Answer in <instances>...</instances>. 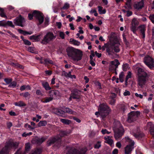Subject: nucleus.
Instances as JSON below:
<instances>
[{
	"label": "nucleus",
	"instance_id": "f257e3e1",
	"mask_svg": "<svg viewBox=\"0 0 154 154\" xmlns=\"http://www.w3.org/2000/svg\"><path fill=\"white\" fill-rule=\"evenodd\" d=\"M135 71L137 75V85L141 88L143 87L149 78V75L144 70L140 67H137L135 69Z\"/></svg>",
	"mask_w": 154,
	"mask_h": 154
},
{
	"label": "nucleus",
	"instance_id": "f03ea898",
	"mask_svg": "<svg viewBox=\"0 0 154 154\" xmlns=\"http://www.w3.org/2000/svg\"><path fill=\"white\" fill-rule=\"evenodd\" d=\"M66 51L68 56L73 60L78 61L82 59L83 54L80 50L71 47L67 48Z\"/></svg>",
	"mask_w": 154,
	"mask_h": 154
},
{
	"label": "nucleus",
	"instance_id": "7ed1b4c3",
	"mask_svg": "<svg viewBox=\"0 0 154 154\" xmlns=\"http://www.w3.org/2000/svg\"><path fill=\"white\" fill-rule=\"evenodd\" d=\"M98 110L101 112V118L105 120L106 117L108 116L111 111L110 108L106 103H100L98 108Z\"/></svg>",
	"mask_w": 154,
	"mask_h": 154
},
{
	"label": "nucleus",
	"instance_id": "20e7f679",
	"mask_svg": "<svg viewBox=\"0 0 154 154\" xmlns=\"http://www.w3.org/2000/svg\"><path fill=\"white\" fill-rule=\"evenodd\" d=\"M33 17L38 20L40 24H41L43 23L44 20V15L40 11L34 10L32 14L29 13L28 14V17L30 20H32Z\"/></svg>",
	"mask_w": 154,
	"mask_h": 154
},
{
	"label": "nucleus",
	"instance_id": "39448f33",
	"mask_svg": "<svg viewBox=\"0 0 154 154\" xmlns=\"http://www.w3.org/2000/svg\"><path fill=\"white\" fill-rule=\"evenodd\" d=\"M124 140L125 142L129 143V144L125 148V154H131L132 149L134 148V142L128 137H125Z\"/></svg>",
	"mask_w": 154,
	"mask_h": 154
},
{
	"label": "nucleus",
	"instance_id": "423d86ee",
	"mask_svg": "<svg viewBox=\"0 0 154 154\" xmlns=\"http://www.w3.org/2000/svg\"><path fill=\"white\" fill-rule=\"evenodd\" d=\"M47 145L48 146L53 145L54 148H58L62 145L61 139H57L55 137L50 139L47 142Z\"/></svg>",
	"mask_w": 154,
	"mask_h": 154
},
{
	"label": "nucleus",
	"instance_id": "0eeeda50",
	"mask_svg": "<svg viewBox=\"0 0 154 154\" xmlns=\"http://www.w3.org/2000/svg\"><path fill=\"white\" fill-rule=\"evenodd\" d=\"M56 38L53 33L51 32L47 33L45 35L41 42V43L43 44L47 45L50 41H52Z\"/></svg>",
	"mask_w": 154,
	"mask_h": 154
},
{
	"label": "nucleus",
	"instance_id": "6e6552de",
	"mask_svg": "<svg viewBox=\"0 0 154 154\" xmlns=\"http://www.w3.org/2000/svg\"><path fill=\"white\" fill-rule=\"evenodd\" d=\"M64 111L59 109H56L54 110V113L57 115L64 117L65 116V112L70 114H73L74 112L72 109L68 108L66 107L65 108Z\"/></svg>",
	"mask_w": 154,
	"mask_h": 154
},
{
	"label": "nucleus",
	"instance_id": "1a4fd4ad",
	"mask_svg": "<svg viewBox=\"0 0 154 154\" xmlns=\"http://www.w3.org/2000/svg\"><path fill=\"white\" fill-rule=\"evenodd\" d=\"M66 148L68 150L66 154H85L86 152L83 149L79 151L73 147L67 146Z\"/></svg>",
	"mask_w": 154,
	"mask_h": 154
},
{
	"label": "nucleus",
	"instance_id": "9d476101",
	"mask_svg": "<svg viewBox=\"0 0 154 154\" xmlns=\"http://www.w3.org/2000/svg\"><path fill=\"white\" fill-rule=\"evenodd\" d=\"M140 112L138 111H132L130 112L128 115V122L131 123L135 121L137 117L140 115Z\"/></svg>",
	"mask_w": 154,
	"mask_h": 154
},
{
	"label": "nucleus",
	"instance_id": "9b49d317",
	"mask_svg": "<svg viewBox=\"0 0 154 154\" xmlns=\"http://www.w3.org/2000/svg\"><path fill=\"white\" fill-rule=\"evenodd\" d=\"M18 146V144L17 142L9 140L6 142L4 147L9 152V151L11 149L17 148Z\"/></svg>",
	"mask_w": 154,
	"mask_h": 154
},
{
	"label": "nucleus",
	"instance_id": "f8f14e48",
	"mask_svg": "<svg viewBox=\"0 0 154 154\" xmlns=\"http://www.w3.org/2000/svg\"><path fill=\"white\" fill-rule=\"evenodd\" d=\"M120 64V63L117 59H115L113 61H111L109 65V71L111 72H113L114 71H116L117 70L118 66Z\"/></svg>",
	"mask_w": 154,
	"mask_h": 154
},
{
	"label": "nucleus",
	"instance_id": "ddd939ff",
	"mask_svg": "<svg viewBox=\"0 0 154 154\" xmlns=\"http://www.w3.org/2000/svg\"><path fill=\"white\" fill-rule=\"evenodd\" d=\"M143 62L150 69H152L154 67L153 59L150 56H148L145 57Z\"/></svg>",
	"mask_w": 154,
	"mask_h": 154
},
{
	"label": "nucleus",
	"instance_id": "4468645a",
	"mask_svg": "<svg viewBox=\"0 0 154 154\" xmlns=\"http://www.w3.org/2000/svg\"><path fill=\"white\" fill-rule=\"evenodd\" d=\"M14 21L16 25L22 27L24 26V23L25 22V20L24 18L21 15L17 17L14 20Z\"/></svg>",
	"mask_w": 154,
	"mask_h": 154
},
{
	"label": "nucleus",
	"instance_id": "2eb2a0df",
	"mask_svg": "<svg viewBox=\"0 0 154 154\" xmlns=\"http://www.w3.org/2000/svg\"><path fill=\"white\" fill-rule=\"evenodd\" d=\"M125 131L122 127L117 128L114 131V137L116 140L121 138L124 134Z\"/></svg>",
	"mask_w": 154,
	"mask_h": 154
},
{
	"label": "nucleus",
	"instance_id": "dca6fc26",
	"mask_svg": "<svg viewBox=\"0 0 154 154\" xmlns=\"http://www.w3.org/2000/svg\"><path fill=\"white\" fill-rule=\"evenodd\" d=\"M117 108L121 112L124 114L128 111L129 106L125 103H123L118 105Z\"/></svg>",
	"mask_w": 154,
	"mask_h": 154
},
{
	"label": "nucleus",
	"instance_id": "f3484780",
	"mask_svg": "<svg viewBox=\"0 0 154 154\" xmlns=\"http://www.w3.org/2000/svg\"><path fill=\"white\" fill-rule=\"evenodd\" d=\"M81 91L75 88L71 91V94L73 97L74 99H79L80 98Z\"/></svg>",
	"mask_w": 154,
	"mask_h": 154
},
{
	"label": "nucleus",
	"instance_id": "a211bd4d",
	"mask_svg": "<svg viewBox=\"0 0 154 154\" xmlns=\"http://www.w3.org/2000/svg\"><path fill=\"white\" fill-rule=\"evenodd\" d=\"M139 29L140 37L144 39L145 37L146 27L143 25H141L139 26Z\"/></svg>",
	"mask_w": 154,
	"mask_h": 154
},
{
	"label": "nucleus",
	"instance_id": "6ab92c4d",
	"mask_svg": "<svg viewBox=\"0 0 154 154\" xmlns=\"http://www.w3.org/2000/svg\"><path fill=\"white\" fill-rule=\"evenodd\" d=\"M132 134L136 138L138 139L142 138L144 136L143 133L138 129L136 132H133Z\"/></svg>",
	"mask_w": 154,
	"mask_h": 154
},
{
	"label": "nucleus",
	"instance_id": "aec40b11",
	"mask_svg": "<svg viewBox=\"0 0 154 154\" xmlns=\"http://www.w3.org/2000/svg\"><path fill=\"white\" fill-rule=\"evenodd\" d=\"M113 49L112 46H107L106 48V51L109 55H113L114 54L113 51Z\"/></svg>",
	"mask_w": 154,
	"mask_h": 154
},
{
	"label": "nucleus",
	"instance_id": "412c9836",
	"mask_svg": "<svg viewBox=\"0 0 154 154\" xmlns=\"http://www.w3.org/2000/svg\"><path fill=\"white\" fill-rule=\"evenodd\" d=\"M41 35H33L30 36L29 39L31 40H34L35 42H38L40 40Z\"/></svg>",
	"mask_w": 154,
	"mask_h": 154
},
{
	"label": "nucleus",
	"instance_id": "4be33fe9",
	"mask_svg": "<svg viewBox=\"0 0 154 154\" xmlns=\"http://www.w3.org/2000/svg\"><path fill=\"white\" fill-rule=\"evenodd\" d=\"M46 139L45 138L43 137L41 138H38L35 140V143L38 145H40L45 141Z\"/></svg>",
	"mask_w": 154,
	"mask_h": 154
},
{
	"label": "nucleus",
	"instance_id": "5701e85b",
	"mask_svg": "<svg viewBox=\"0 0 154 154\" xmlns=\"http://www.w3.org/2000/svg\"><path fill=\"white\" fill-rule=\"evenodd\" d=\"M143 6V3L142 2H139L134 5V8L137 10L141 9Z\"/></svg>",
	"mask_w": 154,
	"mask_h": 154
},
{
	"label": "nucleus",
	"instance_id": "b1692460",
	"mask_svg": "<svg viewBox=\"0 0 154 154\" xmlns=\"http://www.w3.org/2000/svg\"><path fill=\"white\" fill-rule=\"evenodd\" d=\"M43 87L46 91L51 89V88L49 84L47 82H43L42 83Z\"/></svg>",
	"mask_w": 154,
	"mask_h": 154
},
{
	"label": "nucleus",
	"instance_id": "393cba45",
	"mask_svg": "<svg viewBox=\"0 0 154 154\" xmlns=\"http://www.w3.org/2000/svg\"><path fill=\"white\" fill-rule=\"evenodd\" d=\"M120 44H118L114 45L112 46L114 52L119 53L120 51V49L119 48Z\"/></svg>",
	"mask_w": 154,
	"mask_h": 154
},
{
	"label": "nucleus",
	"instance_id": "a878e982",
	"mask_svg": "<svg viewBox=\"0 0 154 154\" xmlns=\"http://www.w3.org/2000/svg\"><path fill=\"white\" fill-rule=\"evenodd\" d=\"M18 31L21 34H22L25 35H31L32 33V32H28L27 31L23 30L20 29H18Z\"/></svg>",
	"mask_w": 154,
	"mask_h": 154
},
{
	"label": "nucleus",
	"instance_id": "bb28decb",
	"mask_svg": "<svg viewBox=\"0 0 154 154\" xmlns=\"http://www.w3.org/2000/svg\"><path fill=\"white\" fill-rule=\"evenodd\" d=\"M15 106L19 107L25 106H26V104L23 101H20L14 103Z\"/></svg>",
	"mask_w": 154,
	"mask_h": 154
},
{
	"label": "nucleus",
	"instance_id": "cd10ccee",
	"mask_svg": "<svg viewBox=\"0 0 154 154\" xmlns=\"http://www.w3.org/2000/svg\"><path fill=\"white\" fill-rule=\"evenodd\" d=\"M53 99V98L52 97H46L43 100H42L41 102L44 103H47L52 101Z\"/></svg>",
	"mask_w": 154,
	"mask_h": 154
},
{
	"label": "nucleus",
	"instance_id": "c85d7f7f",
	"mask_svg": "<svg viewBox=\"0 0 154 154\" xmlns=\"http://www.w3.org/2000/svg\"><path fill=\"white\" fill-rule=\"evenodd\" d=\"M60 121L64 124L69 125L71 123V121L69 120L61 119Z\"/></svg>",
	"mask_w": 154,
	"mask_h": 154
},
{
	"label": "nucleus",
	"instance_id": "c756f323",
	"mask_svg": "<svg viewBox=\"0 0 154 154\" xmlns=\"http://www.w3.org/2000/svg\"><path fill=\"white\" fill-rule=\"evenodd\" d=\"M132 74L131 72H128V75H127L125 80V85L126 86H127L128 85V79L129 78H131V75Z\"/></svg>",
	"mask_w": 154,
	"mask_h": 154
},
{
	"label": "nucleus",
	"instance_id": "7c9ffc66",
	"mask_svg": "<svg viewBox=\"0 0 154 154\" xmlns=\"http://www.w3.org/2000/svg\"><path fill=\"white\" fill-rule=\"evenodd\" d=\"M42 149L40 148H37L35 151L29 154H41L42 152Z\"/></svg>",
	"mask_w": 154,
	"mask_h": 154
},
{
	"label": "nucleus",
	"instance_id": "2f4dec72",
	"mask_svg": "<svg viewBox=\"0 0 154 154\" xmlns=\"http://www.w3.org/2000/svg\"><path fill=\"white\" fill-rule=\"evenodd\" d=\"M47 124V122L46 121H41L38 123L37 125L38 127L45 126Z\"/></svg>",
	"mask_w": 154,
	"mask_h": 154
},
{
	"label": "nucleus",
	"instance_id": "473e14b6",
	"mask_svg": "<svg viewBox=\"0 0 154 154\" xmlns=\"http://www.w3.org/2000/svg\"><path fill=\"white\" fill-rule=\"evenodd\" d=\"M98 11L100 14H104L106 13V11L105 9L103 10V8L101 6H98Z\"/></svg>",
	"mask_w": 154,
	"mask_h": 154
},
{
	"label": "nucleus",
	"instance_id": "72a5a7b5",
	"mask_svg": "<svg viewBox=\"0 0 154 154\" xmlns=\"http://www.w3.org/2000/svg\"><path fill=\"white\" fill-rule=\"evenodd\" d=\"M12 66L15 67L16 68H17L21 69H23L24 68V67L23 66L18 63H12Z\"/></svg>",
	"mask_w": 154,
	"mask_h": 154
},
{
	"label": "nucleus",
	"instance_id": "f704fd0d",
	"mask_svg": "<svg viewBox=\"0 0 154 154\" xmlns=\"http://www.w3.org/2000/svg\"><path fill=\"white\" fill-rule=\"evenodd\" d=\"M44 61L45 62V65H48V64H53L54 62L51 60H50L48 58H45L44 59Z\"/></svg>",
	"mask_w": 154,
	"mask_h": 154
},
{
	"label": "nucleus",
	"instance_id": "c9c22d12",
	"mask_svg": "<svg viewBox=\"0 0 154 154\" xmlns=\"http://www.w3.org/2000/svg\"><path fill=\"white\" fill-rule=\"evenodd\" d=\"M17 85V82L16 81H12L9 85L8 87L9 88H12L16 87Z\"/></svg>",
	"mask_w": 154,
	"mask_h": 154
},
{
	"label": "nucleus",
	"instance_id": "e433bc0d",
	"mask_svg": "<svg viewBox=\"0 0 154 154\" xmlns=\"http://www.w3.org/2000/svg\"><path fill=\"white\" fill-rule=\"evenodd\" d=\"M124 7L126 9L128 10L132 9V7L131 4V2H127L125 4V5L124 6Z\"/></svg>",
	"mask_w": 154,
	"mask_h": 154
},
{
	"label": "nucleus",
	"instance_id": "4c0bfd02",
	"mask_svg": "<svg viewBox=\"0 0 154 154\" xmlns=\"http://www.w3.org/2000/svg\"><path fill=\"white\" fill-rule=\"evenodd\" d=\"M122 68L123 70L124 71H126L128 70L129 68V64L127 63L123 64L122 65Z\"/></svg>",
	"mask_w": 154,
	"mask_h": 154
},
{
	"label": "nucleus",
	"instance_id": "58836bf2",
	"mask_svg": "<svg viewBox=\"0 0 154 154\" xmlns=\"http://www.w3.org/2000/svg\"><path fill=\"white\" fill-rule=\"evenodd\" d=\"M7 32L11 36L15 39H17V40H19V37L15 35L14 34H13L9 30H8L7 31Z\"/></svg>",
	"mask_w": 154,
	"mask_h": 154
},
{
	"label": "nucleus",
	"instance_id": "ea45409f",
	"mask_svg": "<svg viewBox=\"0 0 154 154\" xmlns=\"http://www.w3.org/2000/svg\"><path fill=\"white\" fill-rule=\"evenodd\" d=\"M9 152L4 147L0 151V154H8Z\"/></svg>",
	"mask_w": 154,
	"mask_h": 154
},
{
	"label": "nucleus",
	"instance_id": "a19ab883",
	"mask_svg": "<svg viewBox=\"0 0 154 154\" xmlns=\"http://www.w3.org/2000/svg\"><path fill=\"white\" fill-rule=\"evenodd\" d=\"M131 30L134 33H135L137 30V26H135L134 24H131Z\"/></svg>",
	"mask_w": 154,
	"mask_h": 154
},
{
	"label": "nucleus",
	"instance_id": "79ce46f5",
	"mask_svg": "<svg viewBox=\"0 0 154 154\" xmlns=\"http://www.w3.org/2000/svg\"><path fill=\"white\" fill-rule=\"evenodd\" d=\"M70 42H71L74 45L79 46L80 44V42L74 39H70Z\"/></svg>",
	"mask_w": 154,
	"mask_h": 154
},
{
	"label": "nucleus",
	"instance_id": "37998d69",
	"mask_svg": "<svg viewBox=\"0 0 154 154\" xmlns=\"http://www.w3.org/2000/svg\"><path fill=\"white\" fill-rule=\"evenodd\" d=\"M104 139L107 141V143L110 145H112V144L113 143V141L111 139L109 138L108 139H107V138L106 137H105Z\"/></svg>",
	"mask_w": 154,
	"mask_h": 154
},
{
	"label": "nucleus",
	"instance_id": "c03bdc74",
	"mask_svg": "<svg viewBox=\"0 0 154 154\" xmlns=\"http://www.w3.org/2000/svg\"><path fill=\"white\" fill-rule=\"evenodd\" d=\"M4 81L7 84L10 85L12 81V78H6L4 79Z\"/></svg>",
	"mask_w": 154,
	"mask_h": 154
},
{
	"label": "nucleus",
	"instance_id": "a18cd8bd",
	"mask_svg": "<svg viewBox=\"0 0 154 154\" xmlns=\"http://www.w3.org/2000/svg\"><path fill=\"white\" fill-rule=\"evenodd\" d=\"M0 11H1V13L0 14V16L3 17H6V16L5 15V14L4 12V10L2 8L0 7Z\"/></svg>",
	"mask_w": 154,
	"mask_h": 154
},
{
	"label": "nucleus",
	"instance_id": "49530a36",
	"mask_svg": "<svg viewBox=\"0 0 154 154\" xmlns=\"http://www.w3.org/2000/svg\"><path fill=\"white\" fill-rule=\"evenodd\" d=\"M101 146V142L100 141H98L97 143L94 145V148L96 149H98Z\"/></svg>",
	"mask_w": 154,
	"mask_h": 154
},
{
	"label": "nucleus",
	"instance_id": "de8ad7c7",
	"mask_svg": "<svg viewBox=\"0 0 154 154\" xmlns=\"http://www.w3.org/2000/svg\"><path fill=\"white\" fill-rule=\"evenodd\" d=\"M60 134L62 136H67L69 134V132L65 131H61Z\"/></svg>",
	"mask_w": 154,
	"mask_h": 154
},
{
	"label": "nucleus",
	"instance_id": "09e8293b",
	"mask_svg": "<svg viewBox=\"0 0 154 154\" xmlns=\"http://www.w3.org/2000/svg\"><path fill=\"white\" fill-rule=\"evenodd\" d=\"M6 26L8 25L13 28L15 27L14 25L13 24V23L11 21H8L6 22Z\"/></svg>",
	"mask_w": 154,
	"mask_h": 154
},
{
	"label": "nucleus",
	"instance_id": "8fccbe9b",
	"mask_svg": "<svg viewBox=\"0 0 154 154\" xmlns=\"http://www.w3.org/2000/svg\"><path fill=\"white\" fill-rule=\"evenodd\" d=\"M24 127L26 128H29L31 130H33L35 129V127L31 126L28 123L24 125Z\"/></svg>",
	"mask_w": 154,
	"mask_h": 154
},
{
	"label": "nucleus",
	"instance_id": "3c124183",
	"mask_svg": "<svg viewBox=\"0 0 154 154\" xmlns=\"http://www.w3.org/2000/svg\"><path fill=\"white\" fill-rule=\"evenodd\" d=\"M71 119H73V120L77 122L78 123H80L81 122V120L78 118L77 117L75 116H72L70 118Z\"/></svg>",
	"mask_w": 154,
	"mask_h": 154
},
{
	"label": "nucleus",
	"instance_id": "603ef678",
	"mask_svg": "<svg viewBox=\"0 0 154 154\" xmlns=\"http://www.w3.org/2000/svg\"><path fill=\"white\" fill-rule=\"evenodd\" d=\"M149 18L152 22L154 24V14H150Z\"/></svg>",
	"mask_w": 154,
	"mask_h": 154
},
{
	"label": "nucleus",
	"instance_id": "864d4df0",
	"mask_svg": "<svg viewBox=\"0 0 154 154\" xmlns=\"http://www.w3.org/2000/svg\"><path fill=\"white\" fill-rule=\"evenodd\" d=\"M116 103V100L115 99L111 98L109 101V103L111 105H114Z\"/></svg>",
	"mask_w": 154,
	"mask_h": 154
},
{
	"label": "nucleus",
	"instance_id": "5fc2aeb1",
	"mask_svg": "<svg viewBox=\"0 0 154 154\" xmlns=\"http://www.w3.org/2000/svg\"><path fill=\"white\" fill-rule=\"evenodd\" d=\"M101 132H102V134H109L110 133V132L108 131L106 129H102L101 131Z\"/></svg>",
	"mask_w": 154,
	"mask_h": 154
},
{
	"label": "nucleus",
	"instance_id": "6e6d98bb",
	"mask_svg": "<svg viewBox=\"0 0 154 154\" xmlns=\"http://www.w3.org/2000/svg\"><path fill=\"white\" fill-rule=\"evenodd\" d=\"M69 7V4L68 3H66L64 4L62 8L63 9H67Z\"/></svg>",
	"mask_w": 154,
	"mask_h": 154
},
{
	"label": "nucleus",
	"instance_id": "4d7b16f0",
	"mask_svg": "<svg viewBox=\"0 0 154 154\" xmlns=\"http://www.w3.org/2000/svg\"><path fill=\"white\" fill-rule=\"evenodd\" d=\"M25 149L26 151H28L30 150V147L29 143H28L26 144Z\"/></svg>",
	"mask_w": 154,
	"mask_h": 154
},
{
	"label": "nucleus",
	"instance_id": "13d9d810",
	"mask_svg": "<svg viewBox=\"0 0 154 154\" xmlns=\"http://www.w3.org/2000/svg\"><path fill=\"white\" fill-rule=\"evenodd\" d=\"M6 22H4L3 20L0 21V26L6 27Z\"/></svg>",
	"mask_w": 154,
	"mask_h": 154
},
{
	"label": "nucleus",
	"instance_id": "bf43d9fd",
	"mask_svg": "<svg viewBox=\"0 0 154 154\" xmlns=\"http://www.w3.org/2000/svg\"><path fill=\"white\" fill-rule=\"evenodd\" d=\"M133 12L129 10L127 11H126V16L127 17H129L132 15Z\"/></svg>",
	"mask_w": 154,
	"mask_h": 154
},
{
	"label": "nucleus",
	"instance_id": "052dcab7",
	"mask_svg": "<svg viewBox=\"0 0 154 154\" xmlns=\"http://www.w3.org/2000/svg\"><path fill=\"white\" fill-rule=\"evenodd\" d=\"M28 51L32 53H34V48L33 47H29L28 49Z\"/></svg>",
	"mask_w": 154,
	"mask_h": 154
},
{
	"label": "nucleus",
	"instance_id": "680f3d73",
	"mask_svg": "<svg viewBox=\"0 0 154 154\" xmlns=\"http://www.w3.org/2000/svg\"><path fill=\"white\" fill-rule=\"evenodd\" d=\"M30 94L28 92H26L24 93V97L25 98H28V99L30 98Z\"/></svg>",
	"mask_w": 154,
	"mask_h": 154
},
{
	"label": "nucleus",
	"instance_id": "e2e57ef3",
	"mask_svg": "<svg viewBox=\"0 0 154 154\" xmlns=\"http://www.w3.org/2000/svg\"><path fill=\"white\" fill-rule=\"evenodd\" d=\"M65 34L64 33L62 32H60L59 33V36L62 39H64L65 38Z\"/></svg>",
	"mask_w": 154,
	"mask_h": 154
},
{
	"label": "nucleus",
	"instance_id": "0e129e2a",
	"mask_svg": "<svg viewBox=\"0 0 154 154\" xmlns=\"http://www.w3.org/2000/svg\"><path fill=\"white\" fill-rule=\"evenodd\" d=\"M25 45H31V42L29 41L26 39L24 40V41L23 42Z\"/></svg>",
	"mask_w": 154,
	"mask_h": 154
},
{
	"label": "nucleus",
	"instance_id": "69168bd1",
	"mask_svg": "<svg viewBox=\"0 0 154 154\" xmlns=\"http://www.w3.org/2000/svg\"><path fill=\"white\" fill-rule=\"evenodd\" d=\"M9 114L11 116H15L17 115L15 112H13L12 111H10L9 112Z\"/></svg>",
	"mask_w": 154,
	"mask_h": 154
},
{
	"label": "nucleus",
	"instance_id": "338daca9",
	"mask_svg": "<svg viewBox=\"0 0 154 154\" xmlns=\"http://www.w3.org/2000/svg\"><path fill=\"white\" fill-rule=\"evenodd\" d=\"M49 94H52V96L53 95H57V91H55L53 90H51L49 91Z\"/></svg>",
	"mask_w": 154,
	"mask_h": 154
},
{
	"label": "nucleus",
	"instance_id": "774afa93",
	"mask_svg": "<svg viewBox=\"0 0 154 154\" xmlns=\"http://www.w3.org/2000/svg\"><path fill=\"white\" fill-rule=\"evenodd\" d=\"M7 126L8 129H10L12 126V123L11 122H8L7 123Z\"/></svg>",
	"mask_w": 154,
	"mask_h": 154
}]
</instances>
